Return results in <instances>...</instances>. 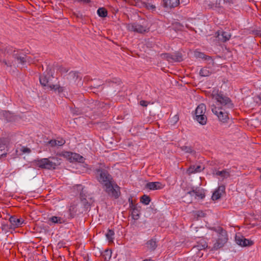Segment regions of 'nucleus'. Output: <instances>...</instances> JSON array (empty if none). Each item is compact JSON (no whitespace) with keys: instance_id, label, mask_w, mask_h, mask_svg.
Masks as SVG:
<instances>
[{"instance_id":"obj_1","label":"nucleus","mask_w":261,"mask_h":261,"mask_svg":"<svg viewBox=\"0 0 261 261\" xmlns=\"http://www.w3.org/2000/svg\"><path fill=\"white\" fill-rule=\"evenodd\" d=\"M46 73H43L39 77V81L41 85L44 87L45 90H54L55 92H58L61 93L64 91V87H61L59 85H55L52 82L51 79H53L54 72L52 70H47Z\"/></svg>"},{"instance_id":"obj_2","label":"nucleus","mask_w":261,"mask_h":261,"mask_svg":"<svg viewBox=\"0 0 261 261\" xmlns=\"http://www.w3.org/2000/svg\"><path fill=\"white\" fill-rule=\"evenodd\" d=\"M61 160L56 157H49L48 158H42L33 161L34 165L41 169L55 170L57 167L60 165Z\"/></svg>"},{"instance_id":"obj_3","label":"nucleus","mask_w":261,"mask_h":261,"mask_svg":"<svg viewBox=\"0 0 261 261\" xmlns=\"http://www.w3.org/2000/svg\"><path fill=\"white\" fill-rule=\"evenodd\" d=\"M127 29L131 32L144 34L149 31L150 27L147 20L141 19L139 21L128 23L127 25Z\"/></svg>"},{"instance_id":"obj_4","label":"nucleus","mask_w":261,"mask_h":261,"mask_svg":"<svg viewBox=\"0 0 261 261\" xmlns=\"http://www.w3.org/2000/svg\"><path fill=\"white\" fill-rule=\"evenodd\" d=\"M96 178L102 185V187L108 184L109 182H113L114 179L112 175L105 169L97 168L94 170Z\"/></svg>"},{"instance_id":"obj_5","label":"nucleus","mask_w":261,"mask_h":261,"mask_svg":"<svg viewBox=\"0 0 261 261\" xmlns=\"http://www.w3.org/2000/svg\"><path fill=\"white\" fill-rule=\"evenodd\" d=\"M213 97L221 105V110L223 108L224 109V110L226 109H231L234 107L230 98L224 95L221 92L216 94H213Z\"/></svg>"},{"instance_id":"obj_6","label":"nucleus","mask_w":261,"mask_h":261,"mask_svg":"<svg viewBox=\"0 0 261 261\" xmlns=\"http://www.w3.org/2000/svg\"><path fill=\"white\" fill-rule=\"evenodd\" d=\"M206 112V106L204 103H200L196 108L195 111L194 119L201 125L206 124L207 117L205 115Z\"/></svg>"},{"instance_id":"obj_7","label":"nucleus","mask_w":261,"mask_h":261,"mask_svg":"<svg viewBox=\"0 0 261 261\" xmlns=\"http://www.w3.org/2000/svg\"><path fill=\"white\" fill-rule=\"evenodd\" d=\"M104 191L111 197L117 199L120 196V188L114 181L113 182H109L105 186L102 187Z\"/></svg>"},{"instance_id":"obj_8","label":"nucleus","mask_w":261,"mask_h":261,"mask_svg":"<svg viewBox=\"0 0 261 261\" xmlns=\"http://www.w3.org/2000/svg\"><path fill=\"white\" fill-rule=\"evenodd\" d=\"M106 83L110 88L109 92L111 95H116L120 91L122 82L119 78L113 77L112 79L107 80Z\"/></svg>"},{"instance_id":"obj_9","label":"nucleus","mask_w":261,"mask_h":261,"mask_svg":"<svg viewBox=\"0 0 261 261\" xmlns=\"http://www.w3.org/2000/svg\"><path fill=\"white\" fill-rule=\"evenodd\" d=\"M6 51L8 54L11 55L12 58L15 59L18 64H21L22 65L26 64V55L23 53L14 50L11 46L7 47Z\"/></svg>"},{"instance_id":"obj_10","label":"nucleus","mask_w":261,"mask_h":261,"mask_svg":"<svg viewBox=\"0 0 261 261\" xmlns=\"http://www.w3.org/2000/svg\"><path fill=\"white\" fill-rule=\"evenodd\" d=\"M219 230L220 231L219 233L218 239L212 249L214 250H217L223 247L228 240L226 231L222 228H220Z\"/></svg>"},{"instance_id":"obj_11","label":"nucleus","mask_w":261,"mask_h":261,"mask_svg":"<svg viewBox=\"0 0 261 261\" xmlns=\"http://www.w3.org/2000/svg\"><path fill=\"white\" fill-rule=\"evenodd\" d=\"M222 1L224 4H228L231 6L233 4L232 0H215V2L213 3L211 1L206 2V4L208 9L218 11L219 12H222L223 8L222 5Z\"/></svg>"},{"instance_id":"obj_12","label":"nucleus","mask_w":261,"mask_h":261,"mask_svg":"<svg viewBox=\"0 0 261 261\" xmlns=\"http://www.w3.org/2000/svg\"><path fill=\"white\" fill-rule=\"evenodd\" d=\"M5 57L3 59H0V66L3 67L6 70L10 71L11 67L13 65V61L12 59L11 55L7 53L6 49L4 51Z\"/></svg>"},{"instance_id":"obj_13","label":"nucleus","mask_w":261,"mask_h":261,"mask_svg":"<svg viewBox=\"0 0 261 261\" xmlns=\"http://www.w3.org/2000/svg\"><path fill=\"white\" fill-rule=\"evenodd\" d=\"M236 243L241 247L250 246L253 244V242L247 239L241 233L236 234L235 237Z\"/></svg>"},{"instance_id":"obj_14","label":"nucleus","mask_w":261,"mask_h":261,"mask_svg":"<svg viewBox=\"0 0 261 261\" xmlns=\"http://www.w3.org/2000/svg\"><path fill=\"white\" fill-rule=\"evenodd\" d=\"M216 37L219 41L225 42L229 40L231 37V34L229 32L219 30L216 33Z\"/></svg>"},{"instance_id":"obj_15","label":"nucleus","mask_w":261,"mask_h":261,"mask_svg":"<svg viewBox=\"0 0 261 261\" xmlns=\"http://www.w3.org/2000/svg\"><path fill=\"white\" fill-rule=\"evenodd\" d=\"M220 109H217V108H213L212 112L217 116L220 121L225 122L228 119V113L226 112H223Z\"/></svg>"},{"instance_id":"obj_16","label":"nucleus","mask_w":261,"mask_h":261,"mask_svg":"<svg viewBox=\"0 0 261 261\" xmlns=\"http://www.w3.org/2000/svg\"><path fill=\"white\" fill-rule=\"evenodd\" d=\"M9 221L11 224L9 228H15L21 226L24 221L21 218H18L15 216L10 217Z\"/></svg>"},{"instance_id":"obj_17","label":"nucleus","mask_w":261,"mask_h":261,"mask_svg":"<svg viewBox=\"0 0 261 261\" xmlns=\"http://www.w3.org/2000/svg\"><path fill=\"white\" fill-rule=\"evenodd\" d=\"M179 4V0H163L162 5L167 10L177 7Z\"/></svg>"},{"instance_id":"obj_18","label":"nucleus","mask_w":261,"mask_h":261,"mask_svg":"<svg viewBox=\"0 0 261 261\" xmlns=\"http://www.w3.org/2000/svg\"><path fill=\"white\" fill-rule=\"evenodd\" d=\"M225 187L224 185L219 186L213 192L212 199L214 201L219 199L221 197L222 193L225 192Z\"/></svg>"},{"instance_id":"obj_19","label":"nucleus","mask_w":261,"mask_h":261,"mask_svg":"<svg viewBox=\"0 0 261 261\" xmlns=\"http://www.w3.org/2000/svg\"><path fill=\"white\" fill-rule=\"evenodd\" d=\"M9 140L7 138H0V152L5 150L9 144ZM7 153H3L0 154V159L7 156Z\"/></svg>"},{"instance_id":"obj_20","label":"nucleus","mask_w":261,"mask_h":261,"mask_svg":"<svg viewBox=\"0 0 261 261\" xmlns=\"http://www.w3.org/2000/svg\"><path fill=\"white\" fill-rule=\"evenodd\" d=\"M163 187L164 186L161 182L159 181L149 182L145 185V188L150 190H160L163 189Z\"/></svg>"},{"instance_id":"obj_21","label":"nucleus","mask_w":261,"mask_h":261,"mask_svg":"<svg viewBox=\"0 0 261 261\" xmlns=\"http://www.w3.org/2000/svg\"><path fill=\"white\" fill-rule=\"evenodd\" d=\"M208 247L207 243L204 238L201 239L199 241L197 242V245L194 246L193 249L202 250H204Z\"/></svg>"},{"instance_id":"obj_22","label":"nucleus","mask_w":261,"mask_h":261,"mask_svg":"<svg viewBox=\"0 0 261 261\" xmlns=\"http://www.w3.org/2000/svg\"><path fill=\"white\" fill-rule=\"evenodd\" d=\"M79 74V72L72 71L66 75V79L70 82H76L78 79L81 80L82 77Z\"/></svg>"},{"instance_id":"obj_23","label":"nucleus","mask_w":261,"mask_h":261,"mask_svg":"<svg viewBox=\"0 0 261 261\" xmlns=\"http://www.w3.org/2000/svg\"><path fill=\"white\" fill-rule=\"evenodd\" d=\"M80 199L83 205L86 210L90 208L91 204L86 199V195L84 193L83 188L80 193Z\"/></svg>"},{"instance_id":"obj_24","label":"nucleus","mask_w":261,"mask_h":261,"mask_svg":"<svg viewBox=\"0 0 261 261\" xmlns=\"http://www.w3.org/2000/svg\"><path fill=\"white\" fill-rule=\"evenodd\" d=\"M64 222L62 218L57 216H52L48 219V223L49 225H51L52 224H62L64 223Z\"/></svg>"},{"instance_id":"obj_25","label":"nucleus","mask_w":261,"mask_h":261,"mask_svg":"<svg viewBox=\"0 0 261 261\" xmlns=\"http://www.w3.org/2000/svg\"><path fill=\"white\" fill-rule=\"evenodd\" d=\"M146 245L150 251H154L158 246L156 239H151L146 242Z\"/></svg>"},{"instance_id":"obj_26","label":"nucleus","mask_w":261,"mask_h":261,"mask_svg":"<svg viewBox=\"0 0 261 261\" xmlns=\"http://www.w3.org/2000/svg\"><path fill=\"white\" fill-rule=\"evenodd\" d=\"M203 169L204 168L202 169L201 166L200 165L196 166L195 165H191L187 169V172L189 175H190L191 174L200 172L202 171Z\"/></svg>"},{"instance_id":"obj_27","label":"nucleus","mask_w":261,"mask_h":261,"mask_svg":"<svg viewBox=\"0 0 261 261\" xmlns=\"http://www.w3.org/2000/svg\"><path fill=\"white\" fill-rule=\"evenodd\" d=\"M85 159L80 154L72 152L70 162H79L83 163L84 162Z\"/></svg>"},{"instance_id":"obj_28","label":"nucleus","mask_w":261,"mask_h":261,"mask_svg":"<svg viewBox=\"0 0 261 261\" xmlns=\"http://www.w3.org/2000/svg\"><path fill=\"white\" fill-rule=\"evenodd\" d=\"M215 174L217 176H220L223 179L227 178L230 176L229 169H224L222 171H216Z\"/></svg>"},{"instance_id":"obj_29","label":"nucleus","mask_w":261,"mask_h":261,"mask_svg":"<svg viewBox=\"0 0 261 261\" xmlns=\"http://www.w3.org/2000/svg\"><path fill=\"white\" fill-rule=\"evenodd\" d=\"M195 198H198L200 199H203L204 198L205 195L204 190L202 188H196L195 189Z\"/></svg>"},{"instance_id":"obj_30","label":"nucleus","mask_w":261,"mask_h":261,"mask_svg":"<svg viewBox=\"0 0 261 261\" xmlns=\"http://www.w3.org/2000/svg\"><path fill=\"white\" fill-rule=\"evenodd\" d=\"M195 56L197 58L203 59L207 61L210 60L212 62V64H214V61L212 59V58L210 56L205 55L203 53L199 51L195 52Z\"/></svg>"},{"instance_id":"obj_31","label":"nucleus","mask_w":261,"mask_h":261,"mask_svg":"<svg viewBox=\"0 0 261 261\" xmlns=\"http://www.w3.org/2000/svg\"><path fill=\"white\" fill-rule=\"evenodd\" d=\"M141 209V207L140 206H138L134 210H133L132 211V217L133 219L137 220L139 219Z\"/></svg>"},{"instance_id":"obj_32","label":"nucleus","mask_w":261,"mask_h":261,"mask_svg":"<svg viewBox=\"0 0 261 261\" xmlns=\"http://www.w3.org/2000/svg\"><path fill=\"white\" fill-rule=\"evenodd\" d=\"M3 116L8 122H12L15 121V116L9 111H5L3 113Z\"/></svg>"},{"instance_id":"obj_33","label":"nucleus","mask_w":261,"mask_h":261,"mask_svg":"<svg viewBox=\"0 0 261 261\" xmlns=\"http://www.w3.org/2000/svg\"><path fill=\"white\" fill-rule=\"evenodd\" d=\"M180 149L184 151L185 153L194 154L196 151L193 149V147L191 146L184 145L179 147Z\"/></svg>"},{"instance_id":"obj_34","label":"nucleus","mask_w":261,"mask_h":261,"mask_svg":"<svg viewBox=\"0 0 261 261\" xmlns=\"http://www.w3.org/2000/svg\"><path fill=\"white\" fill-rule=\"evenodd\" d=\"M183 60L181 53L176 52L172 54V61L180 62Z\"/></svg>"},{"instance_id":"obj_35","label":"nucleus","mask_w":261,"mask_h":261,"mask_svg":"<svg viewBox=\"0 0 261 261\" xmlns=\"http://www.w3.org/2000/svg\"><path fill=\"white\" fill-rule=\"evenodd\" d=\"M212 71L210 70L208 67H204L201 69L199 72V74L201 76H208L211 75Z\"/></svg>"},{"instance_id":"obj_36","label":"nucleus","mask_w":261,"mask_h":261,"mask_svg":"<svg viewBox=\"0 0 261 261\" xmlns=\"http://www.w3.org/2000/svg\"><path fill=\"white\" fill-rule=\"evenodd\" d=\"M112 250L110 249H106L101 255L105 261H109L112 256Z\"/></svg>"},{"instance_id":"obj_37","label":"nucleus","mask_w":261,"mask_h":261,"mask_svg":"<svg viewBox=\"0 0 261 261\" xmlns=\"http://www.w3.org/2000/svg\"><path fill=\"white\" fill-rule=\"evenodd\" d=\"M115 234L114 231L112 229H109L107 233L106 234V236L107 239L109 241L110 243H113V240L114 239V236Z\"/></svg>"},{"instance_id":"obj_38","label":"nucleus","mask_w":261,"mask_h":261,"mask_svg":"<svg viewBox=\"0 0 261 261\" xmlns=\"http://www.w3.org/2000/svg\"><path fill=\"white\" fill-rule=\"evenodd\" d=\"M69 215L70 218H73L74 217V216L76 215V207L75 205H71L70 206V207L69 208Z\"/></svg>"},{"instance_id":"obj_39","label":"nucleus","mask_w":261,"mask_h":261,"mask_svg":"<svg viewBox=\"0 0 261 261\" xmlns=\"http://www.w3.org/2000/svg\"><path fill=\"white\" fill-rule=\"evenodd\" d=\"M98 15L101 17H106L108 15V11L105 8H99L97 11Z\"/></svg>"},{"instance_id":"obj_40","label":"nucleus","mask_w":261,"mask_h":261,"mask_svg":"<svg viewBox=\"0 0 261 261\" xmlns=\"http://www.w3.org/2000/svg\"><path fill=\"white\" fill-rule=\"evenodd\" d=\"M140 201L144 205H148L151 201V198L149 196L144 194L141 197Z\"/></svg>"},{"instance_id":"obj_41","label":"nucleus","mask_w":261,"mask_h":261,"mask_svg":"<svg viewBox=\"0 0 261 261\" xmlns=\"http://www.w3.org/2000/svg\"><path fill=\"white\" fill-rule=\"evenodd\" d=\"M206 214L202 211H198L195 212L194 217L198 220L200 218L205 217Z\"/></svg>"},{"instance_id":"obj_42","label":"nucleus","mask_w":261,"mask_h":261,"mask_svg":"<svg viewBox=\"0 0 261 261\" xmlns=\"http://www.w3.org/2000/svg\"><path fill=\"white\" fill-rule=\"evenodd\" d=\"M72 154V152L70 151H63L60 154L61 156L66 158L70 162H71Z\"/></svg>"},{"instance_id":"obj_43","label":"nucleus","mask_w":261,"mask_h":261,"mask_svg":"<svg viewBox=\"0 0 261 261\" xmlns=\"http://www.w3.org/2000/svg\"><path fill=\"white\" fill-rule=\"evenodd\" d=\"M161 57L163 59H166L169 62L172 61V54L165 53L161 55Z\"/></svg>"},{"instance_id":"obj_44","label":"nucleus","mask_w":261,"mask_h":261,"mask_svg":"<svg viewBox=\"0 0 261 261\" xmlns=\"http://www.w3.org/2000/svg\"><path fill=\"white\" fill-rule=\"evenodd\" d=\"M102 84L99 83L98 84H94L93 85H91L89 87V88L91 90L92 89H98Z\"/></svg>"},{"instance_id":"obj_45","label":"nucleus","mask_w":261,"mask_h":261,"mask_svg":"<svg viewBox=\"0 0 261 261\" xmlns=\"http://www.w3.org/2000/svg\"><path fill=\"white\" fill-rule=\"evenodd\" d=\"M146 8L148 10H151L152 11H154L155 10V6L151 4H147L146 5Z\"/></svg>"},{"instance_id":"obj_46","label":"nucleus","mask_w":261,"mask_h":261,"mask_svg":"<svg viewBox=\"0 0 261 261\" xmlns=\"http://www.w3.org/2000/svg\"><path fill=\"white\" fill-rule=\"evenodd\" d=\"M65 143V140L61 139L60 140H57V146H61Z\"/></svg>"},{"instance_id":"obj_47","label":"nucleus","mask_w":261,"mask_h":261,"mask_svg":"<svg viewBox=\"0 0 261 261\" xmlns=\"http://www.w3.org/2000/svg\"><path fill=\"white\" fill-rule=\"evenodd\" d=\"M48 143L51 146L54 147L57 146V140H50L48 142Z\"/></svg>"},{"instance_id":"obj_48","label":"nucleus","mask_w":261,"mask_h":261,"mask_svg":"<svg viewBox=\"0 0 261 261\" xmlns=\"http://www.w3.org/2000/svg\"><path fill=\"white\" fill-rule=\"evenodd\" d=\"M73 15L78 18L82 19L83 17V14L80 12H78L77 13L74 12Z\"/></svg>"},{"instance_id":"obj_49","label":"nucleus","mask_w":261,"mask_h":261,"mask_svg":"<svg viewBox=\"0 0 261 261\" xmlns=\"http://www.w3.org/2000/svg\"><path fill=\"white\" fill-rule=\"evenodd\" d=\"M148 104V102L146 100H142L140 101V105L144 107H146L147 106Z\"/></svg>"},{"instance_id":"obj_50","label":"nucleus","mask_w":261,"mask_h":261,"mask_svg":"<svg viewBox=\"0 0 261 261\" xmlns=\"http://www.w3.org/2000/svg\"><path fill=\"white\" fill-rule=\"evenodd\" d=\"M22 151L24 153H30L31 152V150L30 148L27 147H23L22 149Z\"/></svg>"},{"instance_id":"obj_51","label":"nucleus","mask_w":261,"mask_h":261,"mask_svg":"<svg viewBox=\"0 0 261 261\" xmlns=\"http://www.w3.org/2000/svg\"><path fill=\"white\" fill-rule=\"evenodd\" d=\"M138 206L137 205V204H135V203H132V204H129V207L130 208V210H132V211H133V210H134L135 208H136L137 207H138Z\"/></svg>"},{"instance_id":"obj_52","label":"nucleus","mask_w":261,"mask_h":261,"mask_svg":"<svg viewBox=\"0 0 261 261\" xmlns=\"http://www.w3.org/2000/svg\"><path fill=\"white\" fill-rule=\"evenodd\" d=\"M77 2L82 3L83 4H89L91 2L90 0H76Z\"/></svg>"},{"instance_id":"obj_53","label":"nucleus","mask_w":261,"mask_h":261,"mask_svg":"<svg viewBox=\"0 0 261 261\" xmlns=\"http://www.w3.org/2000/svg\"><path fill=\"white\" fill-rule=\"evenodd\" d=\"M195 191L194 188H193L192 190L187 192V194H189L191 196H193L194 194H195Z\"/></svg>"},{"instance_id":"obj_54","label":"nucleus","mask_w":261,"mask_h":261,"mask_svg":"<svg viewBox=\"0 0 261 261\" xmlns=\"http://www.w3.org/2000/svg\"><path fill=\"white\" fill-rule=\"evenodd\" d=\"M26 58H27V60H25L26 61V63H32V59L30 57H28L26 55Z\"/></svg>"},{"instance_id":"obj_55","label":"nucleus","mask_w":261,"mask_h":261,"mask_svg":"<svg viewBox=\"0 0 261 261\" xmlns=\"http://www.w3.org/2000/svg\"><path fill=\"white\" fill-rule=\"evenodd\" d=\"M128 202H129V204H132L133 203V197L132 196H130L128 198Z\"/></svg>"},{"instance_id":"obj_56","label":"nucleus","mask_w":261,"mask_h":261,"mask_svg":"<svg viewBox=\"0 0 261 261\" xmlns=\"http://www.w3.org/2000/svg\"><path fill=\"white\" fill-rule=\"evenodd\" d=\"M194 237L197 238H201L203 237L202 236L200 235L199 234H196Z\"/></svg>"},{"instance_id":"obj_57","label":"nucleus","mask_w":261,"mask_h":261,"mask_svg":"<svg viewBox=\"0 0 261 261\" xmlns=\"http://www.w3.org/2000/svg\"><path fill=\"white\" fill-rule=\"evenodd\" d=\"M174 120L175 122H176L178 120V117L177 115H175L174 117Z\"/></svg>"},{"instance_id":"obj_58","label":"nucleus","mask_w":261,"mask_h":261,"mask_svg":"<svg viewBox=\"0 0 261 261\" xmlns=\"http://www.w3.org/2000/svg\"><path fill=\"white\" fill-rule=\"evenodd\" d=\"M257 35L261 37V31H257L256 34Z\"/></svg>"},{"instance_id":"obj_59","label":"nucleus","mask_w":261,"mask_h":261,"mask_svg":"<svg viewBox=\"0 0 261 261\" xmlns=\"http://www.w3.org/2000/svg\"><path fill=\"white\" fill-rule=\"evenodd\" d=\"M9 228V226L8 225H4L2 227V229H7Z\"/></svg>"},{"instance_id":"obj_60","label":"nucleus","mask_w":261,"mask_h":261,"mask_svg":"<svg viewBox=\"0 0 261 261\" xmlns=\"http://www.w3.org/2000/svg\"><path fill=\"white\" fill-rule=\"evenodd\" d=\"M92 90H93V93H96L99 91L98 89H92Z\"/></svg>"},{"instance_id":"obj_61","label":"nucleus","mask_w":261,"mask_h":261,"mask_svg":"<svg viewBox=\"0 0 261 261\" xmlns=\"http://www.w3.org/2000/svg\"><path fill=\"white\" fill-rule=\"evenodd\" d=\"M143 261H154L151 259H145Z\"/></svg>"},{"instance_id":"obj_62","label":"nucleus","mask_w":261,"mask_h":261,"mask_svg":"<svg viewBox=\"0 0 261 261\" xmlns=\"http://www.w3.org/2000/svg\"><path fill=\"white\" fill-rule=\"evenodd\" d=\"M89 80V77L88 76H86L84 77V80L88 81Z\"/></svg>"},{"instance_id":"obj_63","label":"nucleus","mask_w":261,"mask_h":261,"mask_svg":"<svg viewBox=\"0 0 261 261\" xmlns=\"http://www.w3.org/2000/svg\"><path fill=\"white\" fill-rule=\"evenodd\" d=\"M257 97L261 100V93L258 95Z\"/></svg>"},{"instance_id":"obj_64","label":"nucleus","mask_w":261,"mask_h":261,"mask_svg":"<svg viewBox=\"0 0 261 261\" xmlns=\"http://www.w3.org/2000/svg\"><path fill=\"white\" fill-rule=\"evenodd\" d=\"M186 27L187 28H189V29H191V28H189L188 25H186Z\"/></svg>"}]
</instances>
